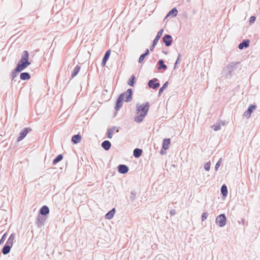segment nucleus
<instances>
[{
	"label": "nucleus",
	"instance_id": "nucleus-1",
	"mask_svg": "<svg viewBox=\"0 0 260 260\" xmlns=\"http://www.w3.org/2000/svg\"><path fill=\"white\" fill-rule=\"evenodd\" d=\"M137 116L135 118V121L138 123L142 121L144 117L147 114L149 108V102H146L142 105L137 104Z\"/></svg>",
	"mask_w": 260,
	"mask_h": 260
},
{
	"label": "nucleus",
	"instance_id": "nucleus-2",
	"mask_svg": "<svg viewBox=\"0 0 260 260\" xmlns=\"http://www.w3.org/2000/svg\"><path fill=\"white\" fill-rule=\"evenodd\" d=\"M133 90L131 88L128 89L125 93L120 94L117 99L115 109L118 111L121 108L123 105V101L125 97V102H129L132 99Z\"/></svg>",
	"mask_w": 260,
	"mask_h": 260
},
{
	"label": "nucleus",
	"instance_id": "nucleus-3",
	"mask_svg": "<svg viewBox=\"0 0 260 260\" xmlns=\"http://www.w3.org/2000/svg\"><path fill=\"white\" fill-rule=\"evenodd\" d=\"M238 62H232L226 66L222 71V76L225 78H231L235 74Z\"/></svg>",
	"mask_w": 260,
	"mask_h": 260
},
{
	"label": "nucleus",
	"instance_id": "nucleus-4",
	"mask_svg": "<svg viewBox=\"0 0 260 260\" xmlns=\"http://www.w3.org/2000/svg\"><path fill=\"white\" fill-rule=\"evenodd\" d=\"M226 222V218L224 214L218 215L216 218V223L220 226H224Z\"/></svg>",
	"mask_w": 260,
	"mask_h": 260
},
{
	"label": "nucleus",
	"instance_id": "nucleus-5",
	"mask_svg": "<svg viewBox=\"0 0 260 260\" xmlns=\"http://www.w3.org/2000/svg\"><path fill=\"white\" fill-rule=\"evenodd\" d=\"M30 62L20 60L16 67V71H20V72L24 70L30 64Z\"/></svg>",
	"mask_w": 260,
	"mask_h": 260
},
{
	"label": "nucleus",
	"instance_id": "nucleus-6",
	"mask_svg": "<svg viewBox=\"0 0 260 260\" xmlns=\"http://www.w3.org/2000/svg\"><path fill=\"white\" fill-rule=\"evenodd\" d=\"M31 131V128L29 127H26L20 132L19 136L17 138V141L20 142L22 141L27 135V134Z\"/></svg>",
	"mask_w": 260,
	"mask_h": 260
},
{
	"label": "nucleus",
	"instance_id": "nucleus-7",
	"mask_svg": "<svg viewBox=\"0 0 260 260\" xmlns=\"http://www.w3.org/2000/svg\"><path fill=\"white\" fill-rule=\"evenodd\" d=\"M256 106L254 105H250L247 111L243 114V116L246 117L247 119L249 118L253 111L255 110Z\"/></svg>",
	"mask_w": 260,
	"mask_h": 260
},
{
	"label": "nucleus",
	"instance_id": "nucleus-8",
	"mask_svg": "<svg viewBox=\"0 0 260 260\" xmlns=\"http://www.w3.org/2000/svg\"><path fill=\"white\" fill-rule=\"evenodd\" d=\"M162 41L167 47H169L171 45L172 43V38L170 35H165L162 37Z\"/></svg>",
	"mask_w": 260,
	"mask_h": 260
},
{
	"label": "nucleus",
	"instance_id": "nucleus-9",
	"mask_svg": "<svg viewBox=\"0 0 260 260\" xmlns=\"http://www.w3.org/2000/svg\"><path fill=\"white\" fill-rule=\"evenodd\" d=\"M157 81V78H154L152 80H149L148 83L149 87L154 89L160 86V84L158 82L156 83Z\"/></svg>",
	"mask_w": 260,
	"mask_h": 260
},
{
	"label": "nucleus",
	"instance_id": "nucleus-10",
	"mask_svg": "<svg viewBox=\"0 0 260 260\" xmlns=\"http://www.w3.org/2000/svg\"><path fill=\"white\" fill-rule=\"evenodd\" d=\"M128 168L125 165H119L118 166V171L121 174H125L128 171Z\"/></svg>",
	"mask_w": 260,
	"mask_h": 260
},
{
	"label": "nucleus",
	"instance_id": "nucleus-11",
	"mask_svg": "<svg viewBox=\"0 0 260 260\" xmlns=\"http://www.w3.org/2000/svg\"><path fill=\"white\" fill-rule=\"evenodd\" d=\"M45 218L43 217V216L40 215L38 216V217L37 218L36 222L37 226L39 228L41 227L43 225L45 222Z\"/></svg>",
	"mask_w": 260,
	"mask_h": 260
},
{
	"label": "nucleus",
	"instance_id": "nucleus-12",
	"mask_svg": "<svg viewBox=\"0 0 260 260\" xmlns=\"http://www.w3.org/2000/svg\"><path fill=\"white\" fill-rule=\"evenodd\" d=\"M250 41L249 40H244L240 43L238 46L239 49H243L244 48H247L249 45Z\"/></svg>",
	"mask_w": 260,
	"mask_h": 260
},
{
	"label": "nucleus",
	"instance_id": "nucleus-13",
	"mask_svg": "<svg viewBox=\"0 0 260 260\" xmlns=\"http://www.w3.org/2000/svg\"><path fill=\"white\" fill-rule=\"evenodd\" d=\"M39 213L42 215H46L49 213V209L47 206H43L40 210Z\"/></svg>",
	"mask_w": 260,
	"mask_h": 260
},
{
	"label": "nucleus",
	"instance_id": "nucleus-14",
	"mask_svg": "<svg viewBox=\"0 0 260 260\" xmlns=\"http://www.w3.org/2000/svg\"><path fill=\"white\" fill-rule=\"evenodd\" d=\"M101 146L103 148L107 151L110 149L111 144L110 141L105 140L102 143Z\"/></svg>",
	"mask_w": 260,
	"mask_h": 260
},
{
	"label": "nucleus",
	"instance_id": "nucleus-15",
	"mask_svg": "<svg viewBox=\"0 0 260 260\" xmlns=\"http://www.w3.org/2000/svg\"><path fill=\"white\" fill-rule=\"evenodd\" d=\"M15 238V234H12L10 235V236L9 237V238H8V239L5 244H6L7 245H9V246L12 247V246H13Z\"/></svg>",
	"mask_w": 260,
	"mask_h": 260
},
{
	"label": "nucleus",
	"instance_id": "nucleus-16",
	"mask_svg": "<svg viewBox=\"0 0 260 260\" xmlns=\"http://www.w3.org/2000/svg\"><path fill=\"white\" fill-rule=\"evenodd\" d=\"M110 50H109L106 51V53L104 55V56L102 59V66H105L107 61L109 59L110 55Z\"/></svg>",
	"mask_w": 260,
	"mask_h": 260
},
{
	"label": "nucleus",
	"instance_id": "nucleus-17",
	"mask_svg": "<svg viewBox=\"0 0 260 260\" xmlns=\"http://www.w3.org/2000/svg\"><path fill=\"white\" fill-rule=\"evenodd\" d=\"M157 64L159 65V66L157 67V69L158 70L161 69H163L164 70H167V66L164 63V61L162 59H159L157 62Z\"/></svg>",
	"mask_w": 260,
	"mask_h": 260
},
{
	"label": "nucleus",
	"instance_id": "nucleus-18",
	"mask_svg": "<svg viewBox=\"0 0 260 260\" xmlns=\"http://www.w3.org/2000/svg\"><path fill=\"white\" fill-rule=\"evenodd\" d=\"M81 137L79 134L74 135L72 138V142L74 144H77L81 141Z\"/></svg>",
	"mask_w": 260,
	"mask_h": 260
},
{
	"label": "nucleus",
	"instance_id": "nucleus-19",
	"mask_svg": "<svg viewBox=\"0 0 260 260\" xmlns=\"http://www.w3.org/2000/svg\"><path fill=\"white\" fill-rule=\"evenodd\" d=\"M115 213V208H113L111 210L109 211L106 214V215H105L106 218H107L108 219H112Z\"/></svg>",
	"mask_w": 260,
	"mask_h": 260
},
{
	"label": "nucleus",
	"instance_id": "nucleus-20",
	"mask_svg": "<svg viewBox=\"0 0 260 260\" xmlns=\"http://www.w3.org/2000/svg\"><path fill=\"white\" fill-rule=\"evenodd\" d=\"M28 58H29V54L27 51H24L22 52L21 58L20 60L25 61H28Z\"/></svg>",
	"mask_w": 260,
	"mask_h": 260
},
{
	"label": "nucleus",
	"instance_id": "nucleus-21",
	"mask_svg": "<svg viewBox=\"0 0 260 260\" xmlns=\"http://www.w3.org/2000/svg\"><path fill=\"white\" fill-rule=\"evenodd\" d=\"M178 13V11L176 8H173L167 15L165 18H167L168 17L172 15L173 17L176 16Z\"/></svg>",
	"mask_w": 260,
	"mask_h": 260
},
{
	"label": "nucleus",
	"instance_id": "nucleus-22",
	"mask_svg": "<svg viewBox=\"0 0 260 260\" xmlns=\"http://www.w3.org/2000/svg\"><path fill=\"white\" fill-rule=\"evenodd\" d=\"M20 77L22 80H26L30 78V76L28 73L23 72L21 73Z\"/></svg>",
	"mask_w": 260,
	"mask_h": 260
},
{
	"label": "nucleus",
	"instance_id": "nucleus-23",
	"mask_svg": "<svg viewBox=\"0 0 260 260\" xmlns=\"http://www.w3.org/2000/svg\"><path fill=\"white\" fill-rule=\"evenodd\" d=\"M80 70V67L78 65H77L76 67L74 69L73 72H72L71 77L72 78H74L79 73Z\"/></svg>",
	"mask_w": 260,
	"mask_h": 260
},
{
	"label": "nucleus",
	"instance_id": "nucleus-24",
	"mask_svg": "<svg viewBox=\"0 0 260 260\" xmlns=\"http://www.w3.org/2000/svg\"><path fill=\"white\" fill-rule=\"evenodd\" d=\"M170 144V139H165L162 143V148L165 150H167L169 148V146Z\"/></svg>",
	"mask_w": 260,
	"mask_h": 260
},
{
	"label": "nucleus",
	"instance_id": "nucleus-25",
	"mask_svg": "<svg viewBox=\"0 0 260 260\" xmlns=\"http://www.w3.org/2000/svg\"><path fill=\"white\" fill-rule=\"evenodd\" d=\"M142 153V150L139 148H136L134 149L133 152L134 156L136 157H139Z\"/></svg>",
	"mask_w": 260,
	"mask_h": 260
},
{
	"label": "nucleus",
	"instance_id": "nucleus-26",
	"mask_svg": "<svg viewBox=\"0 0 260 260\" xmlns=\"http://www.w3.org/2000/svg\"><path fill=\"white\" fill-rule=\"evenodd\" d=\"M11 248V247L9 246V245L5 244L2 249V253L4 255L8 254L10 251Z\"/></svg>",
	"mask_w": 260,
	"mask_h": 260
},
{
	"label": "nucleus",
	"instance_id": "nucleus-27",
	"mask_svg": "<svg viewBox=\"0 0 260 260\" xmlns=\"http://www.w3.org/2000/svg\"><path fill=\"white\" fill-rule=\"evenodd\" d=\"M163 31H164L163 29H161L160 30H159V31L157 32V35L155 37V38L153 42L157 43L160 37L161 36V35L163 33Z\"/></svg>",
	"mask_w": 260,
	"mask_h": 260
},
{
	"label": "nucleus",
	"instance_id": "nucleus-28",
	"mask_svg": "<svg viewBox=\"0 0 260 260\" xmlns=\"http://www.w3.org/2000/svg\"><path fill=\"white\" fill-rule=\"evenodd\" d=\"M221 192L223 196H227L228 191L226 186L225 184L222 185L221 187Z\"/></svg>",
	"mask_w": 260,
	"mask_h": 260
},
{
	"label": "nucleus",
	"instance_id": "nucleus-29",
	"mask_svg": "<svg viewBox=\"0 0 260 260\" xmlns=\"http://www.w3.org/2000/svg\"><path fill=\"white\" fill-rule=\"evenodd\" d=\"M115 129V127L114 126V127L108 129L107 135V137L109 139H111L112 138V135L113 134V133L114 132Z\"/></svg>",
	"mask_w": 260,
	"mask_h": 260
},
{
	"label": "nucleus",
	"instance_id": "nucleus-30",
	"mask_svg": "<svg viewBox=\"0 0 260 260\" xmlns=\"http://www.w3.org/2000/svg\"><path fill=\"white\" fill-rule=\"evenodd\" d=\"M63 158V156L62 154L58 155L53 160V164L55 165L60 161H61Z\"/></svg>",
	"mask_w": 260,
	"mask_h": 260
},
{
	"label": "nucleus",
	"instance_id": "nucleus-31",
	"mask_svg": "<svg viewBox=\"0 0 260 260\" xmlns=\"http://www.w3.org/2000/svg\"><path fill=\"white\" fill-rule=\"evenodd\" d=\"M20 71H16V68L11 72V79L12 80H13L15 77H17V76L18 75V72H20Z\"/></svg>",
	"mask_w": 260,
	"mask_h": 260
},
{
	"label": "nucleus",
	"instance_id": "nucleus-32",
	"mask_svg": "<svg viewBox=\"0 0 260 260\" xmlns=\"http://www.w3.org/2000/svg\"><path fill=\"white\" fill-rule=\"evenodd\" d=\"M136 198V192L135 190H132L131 192V195L129 196V199L131 202H134Z\"/></svg>",
	"mask_w": 260,
	"mask_h": 260
},
{
	"label": "nucleus",
	"instance_id": "nucleus-33",
	"mask_svg": "<svg viewBox=\"0 0 260 260\" xmlns=\"http://www.w3.org/2000/svg\"><path fill=\"white\" fill-rule=\"evenodd\" d=\"M135 80V77L134 75H132L127 83L128 84L131 86H134Z\"/></svg>",
	"mask_w": 260,
	"mask_h": 260
},
{
	"label": "nucleus",
	"instance_id": "nucleus-34",
	"mask_svg": "<svg viewBox=\"0 0 260 260\" xmlns=\"http://www.w3.org/2000/svg\"><path fill=\"white\" fill-rule=\"evenodd\" d=\"M168 82H166L159 89V92H158V95H160L161 93L163 92L164 89L168 86Z\"/></svg>",
	"mask_w": 260,
	"mask_h": 260
},
{
	"label": "nucleus",
	"instance_id": "nucleus-35",
	"mask_svg": "<svg viewBox=\"0 0 260 260\" xmlns=\"http://www.w3.org/2000/svg\"><path fill=\"white\" fill-rule=\"evenodd\" d=\"M212 127L213 128V129L215 131H217L218 130H220V128H221V125L220 124V123H218V124H215V125H213Z\"/></svg>",
	"mask_w": 260,
	"mask_h": 260
},
{
	"label": "nucleus",
	"instance_id": "nucleus-36",
	"mask_svg": "<svg viewBox=\"0 0 260 260\" xmlns=\"http://www.w3.org/2000/svg\"><path fill=\"white\" fill-rule=\"evenodd\" d=\"M222 158H220L219 160L217 162L215 166V170L217 171L221 162Z\"/></svg>",
	"mask_w": 260,
	"mask_h": 260
},
{
	"label": "nucleus",
	"instance_id": "nucleus-37",
	"mask_svg": "<svg viewBox=\"0 0 260 260\" xmlns=\"http://www.w3.org/2000/svg\"><path fill=\"white\" fill-rule=\"evenodd\" d=\"M204 169L207 171H209L210 170V161L207 162L204 165Z\"/></svg>",
	"mask_w": 260,
	"mask_h": 260
},
{
	"label": "nucleus",
	"instance_id": "nucleus-38",
	"mask_svg": "<svg viewBox=\"0 0 260 260\" xmlns=\"http://www.w3.org/2000/svg\"><path fill=\"white\" fill-rule=\"evenodd\" d=\"M146 56L143 54H141L139 58V62L142 63Z\"/></svg>",
	"mask_w": 260,
	"mask_h": 260
},
{
	"label": "nucleus",
	"instance_id": "nucleus-39",
	"mask_svg": "<svg viewBox=\"0 0 260 260\" xmlns=\"http://www.w3.org/2000/svg\"><path fill=\"white\" fill-rule=\"evenodd\" d=\"M208 217V213L204 212L202 215V220L203 221L207 219Z\"/></svg>",
	"mask_w": 260,
	"mask_h": 260
},
{
	"label": "nucleus",
	"instance_id": "nucleus-40",
	"mask_svg": "<svg viewBox=\"0 0 260 260\" xmlns=\"http://www.w3.org/2000/svg\"><path fill=\"white\" fill-rule=\"evenodd\" d=\"M256 18L255 16H251L249 18V22L250 23H253L255 21Z\"/></svg>",
	"mask_w": 260,
	"mask_h": 260
},
{
	"label": "nucleus",
	"instance_id": "nucleus-41",
	"mask_svg": "<svg viewBox=\"0 0 260 260\" xmlns=\"http://www.w3.org/2000/svg\"><path fill=\"white\" fill-rule=\"evenodd\" d=\"M181 57V55L180 54H178V56L177 57V59L175 63V66H174V69L176 68V66H177V64L178 63V62H179V60L180 58V57Z\"/></svg>",
	"mask_w": 260,
	"mask_h": 260
},
{
	"label": "nucleus",
	"instance_id": "nucleus-42",
	"mask_svg": "<svg viewBox=\"0 0 260 260\" xmlns=\"http://www.w3.org/2000/svg\"><path fill=\"white\" fill-rule=\"evenodd\" d=\"M157 43H155L154 42H153V43H152V45L151 46V47H150V50L152 51L153 50L155 46L157 45Z\"/></svg>",
	"mask_w": 260,
	"mask_h": 260
},
{
	"label": "nucleus",
	"instance_id": "nucleus-43",
	"mask_svg": "<svg viewBox=\"0 0 260 260\" xmlns=\"http://www.w3.org/2000/svg\"><path fill=\"white\" fill-rule=\"evenodd\" d=\"M170 214L171 216H173V215H175V214H176L175 210V209L171 210L170 211Z\"/></svg>",
	"mask_w": 260,
	"mask_h": 260
},
{
	"label": "nucleus",
	"instance_id": "nucleus-44",
	"mask_svg": "<svg viewBox=\"0 0 260 260\" xmlns=\"http://www.w3.org/2000/svg\"><path fill=\"white\" fill-rule=\"evenodd\" d=\"M149 50L148 49H146V50H145V53H143V54L145 55L146 56L148 55H149Z\"/></svg>",
	"mask_w": 260,
	"mask_h": 260
},
{
	"label": "nucleus",
	"instance_id": "nucleus-45",
	"mask_svg": "<svg viewBox=\"0 0 260 260\" xmlns=\"http://www.w3.org/2000/svg\"><path fill=\"white\" fill-rule=\"evenodd\" d=\"M6 233H5L2 237L1 241H0V244L3 242V241L4 240V239H5V237H6Z\"/></svg>",
	"mask_w": 260,
	"mask_h": 260
},
{
	"label": "nucleus",
	"instance_id": "nucleus-46",
	"mask_svg": "<svg viewBox=\"0 0 260 260\" xmlns=\"http://www.w3.org/2000/svg\"><path fill=\"white\" fill-rule=\"evenodd\" d=\"M244 220H242V223H244Z\"/></svg>",
	"mask_w": 260,
	"mask_h": 260
}]
</instances>
